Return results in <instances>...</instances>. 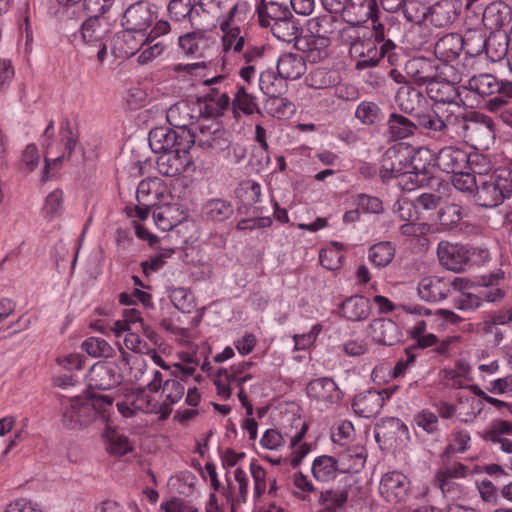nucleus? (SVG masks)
<instances>
[{"label": "nucleus", "mask_w": 512, "mask_h": 512, "mask_svg": "<svg viewBox=\"0 0 512 512\" xmlns=\"http://www.w3.org/2000/svg\"><path fill=\"white\" fill-rule=\"evenodd\" d=\"M307 396L320 410H327L342 398V392L329 377L311 380L306 386Z\"/></svg>", "instance_id": "nucleus-14"}, {"label": "nucleus", "mask_w": 512, "mask_h": 512, "mask_svg": "<svg viewBox=\"0 0 512 512\" xmlns=\"http://www.w3.org/2000/svg\"><path fill=\"white\" fill-rule=\"evenodd\" d=\"M414 423L418 428H421L428 434L437 432L439 428L438 416L428 409L417 413L414 416Z\"/></svg>", "instance_id": "nucleus-64"}, {"label": "nucleus", "mask_w": 512, "mask_h": 512, "mask_svg": "<svg viewBox=\"0 0 512 512\" xmlns=\"http://www.w3.org/2000/svg\"><path fill=\"white\" fill-rule=\"evenodd\" d=\"M437 255L440 263L448 270L461 272L471 263L477 262L476 256L485 261L489 252L486 249H476L467 245L442 241L438 245Z\"/></svg>", "instance_id": "nucleus-9"}, {"label": "nucleus", "mask_w": 512, "mask_h": 512, "mask_svg": "<svg viewBox=\"0 0 512 512\" xmlns=\"http://www.w3.org/2000/svg\"><path fill=\"white\" fill-rule=\"evenodd\" d=\"M174 254V249L161 248L160 252L151 256L148 260L141 263L142 271L146 276L159 271L165 264L166 259Z\"/></svg>", "instance_id": "nucleus-61"}, {"label": "nucleus", "mask_w": 512, "mask_h": 512, "mask_svg": "<svg viewBox=\"0 0 512 512\" xmlns=\"http://www.w3.org/2000/svg\"><path fill=\"white\" fill-rule=\"evenodd\" d=\"M467 88L482 98L489 97L487 109L498 113L499 120L512 128V111L506 108L512 98V82L499 80L492 74H480L469 79Z\"/></svg>", "instance_id": "nucleus-4"}, {"label": "nucleus", "mask_w": 512, "mask_h": 512, "mask_svg": "<svg viewBox=\"0 0 512 512\" xmlns=\"http://www.w3.org/2000/svg\"><path fill=\"white\" fill-rule=\"evenodd\" d=\"M235 196L241 203L238 207L240 213H247L248 209L260 201L261 186L259 183L246 180L240 183L235 190Z\"/></svg>", "instance_id": "nucleus-37"}, {"label": "nucleus", "mask_w": 512, "mask_h": 512, "mask_svg": "<svg viewBox=\"0 0 512 512\" xmlns=\"http://www.w3.org/2000/svg\"><path fill=\"white\" fill-rule=\"evenodd\" d=\"M509 36L504 31L490 32L486 38L485 57L491 62H499L510 52Z\"/></svg>", "instance_id": "nucleus-31"}, {"label": "nucleus", "mask_w": 512, "mask_h": 512, "mask_svg": "<svg viewBox=\"0 0 512 512\" xmlns=\"http://www.w3.org/2000/svg\"><path fill=\"white\" fill-rule=\"evenodd\" d=\"M101 422L105 424L104 436L107 440V450L109 453L122 456L132 451V445L128 437L112 428L110 418L107 421Z\"/></svg>", "instance_id": "nucleus-41"}, {"label": "nucleus", "mask_w": 512, "mask_h": 512, "mask_svg": "<svg viewBox=\"0 0 512 512\" xmlns=\"http://www.w3.org/2000/svg\"><path fill=\"white\" fill-rule=\"evenodd\" d=\"M366 458L367 453L364 446L353 445L339 454L338 462L342 472L358 473L364 468Z\"/></svg>", "instance_id": "nucleus-32"}, {"label": "nucleus", "mask_w": 512, "mask_h": 512, "mask_svg": "<svg viewBox=\"0 0 512 512\" xmlns=\"http://www.w3.org/2000/svg\"><path fill=\"white\" fill-rule=\"evenodd\" d=\"M395 102L400 111L410 115V117H414L429 105L423 92L411 85H404L398 89Z\"/></svg>", "instance_id": "nucleus-21"}, {"label": "nucleus", "mask_w": 512, "mask_h": 512, "mask_svg": "<svg viewBox=\"0 0 512 512\" xmlns=\"http://www.w3.org/2000/svg\"><path fill=\"white\" fill-rule=\"evenodd\" d=\"M147 388L152 393L161 390L162 420L170 416L173 405L178 403L186 392L184 384L179 379L173 377L164 381L163 374L156 369L151 370V379L147 383Z\"/></svg>", "instance_id": "nucleus-11"}, {"label": "nucleus", "mask_w": 512, "mask_h": 512, "mask_svg": "<svg viewBox=\"0 0 512 512\" xmlns=\"http://www.w3.org/2000/svg\"><path fill=\"white\" fill-rule=\"evenodd\" d=\"M87 382L91 389L110 390L120 384L121 375L114 364L98 362L90 368Z\"/></svg>", "instance_id": "nucleus-20"}, {"label": "nucleus", "mask_w": 512, "mask_h": 512, "mask_svg": "<svg viewBox=\"0 0 512 512\" xmlns=\"http://www.w3.org/2000/svg\"><path fill=\"white\" fill-rule=\"evenodd\" d=\"M380 178L383 182L397 179L403 190H414L428 184L431 173L426 169H419L414 162H385L380 169Z\"/></svg>", "instance_id": "nucleus-8"}, {"label": "nucleus", "mask_w": 512, "mask_h": 512, "mask_svg": "<svg viewBox=\"0 0 512 512\" xmlns=\"http://www.w3.org/2000/svg\"><path fill=\"white\" fill-rule=\"evenodd\" d=\"M413 118H415L416 132L419 131L428 136H435L437 133H443L448 129L444 120L429 105Z\"/></svg>", "instance_id": "nucleus-28"}, {"label": "nucleus", "mask_w": 512, "mask_h": 512, "mask_svg": "<svg viewBox=\"0 0 512 512\" xmlns=\"http://www.w3.org/2000/svg\"><path fill=\"white\" fill-rule=\"evenodd\" d=\"M348 488L336 487L320 492L319 504L322 512H343L348 501Z\"/></svg>", "instance_id": "nucleus-34"}, {"label": "nucleus", "mask_w": 512, "mask_h": 512, "mask_svg": "<svg viewBox=\"0 0 512 512\" xmlns=\"http://www.w3.org/2000/svg\"><path fill=\"white\" fill-rule=\"evenodd\" d=\"M82 349L92 357L109 358L114 354L113 347L99 337H89L82 343Z\"/></svg>", "instance_id": "nucleus-54"}, {"label": "nucleus", "mask_w": 512, "mask_h": 512, "mask_svg": "<svg viewBox=\"0 0 512 512\" xmlns=\"http://www.w3.org/2000/svg\"><path fill=\"white\" fill-rule=\"evenodd\" d=\"M286 84L273 70L262 71L259 76V88L267 96L282 95Z\"/></svg>", "instance_id": "nucleus-49"}, {"label": "nucleus", "mask_w": 512, "mask_h": 512, "mask_svg": "<svg viewBox=\"0 0 512 512\" xmlns=\"http://www.w3.org/2000/svg\"><path fill=\"white\" fill-rule=\"evenodd\" d=\"M148 141L152 152L173 155L175 160L185 158L188 154L191 158H199L201 154L198 150L210 151V156H215L217 151L228 148L227 140L215 136L196 142L195 135L186 126L178 127L177 130L163 126L155 127L150 130Z\"/></svg>", "instance_id": "nucleus-1"}, {"label": "nucleus", "mask_w": 512, "mask_h": 512, "mask_svg": "<svg viewBox=\"0 0 512 512\" xmlns=\"http://www.w3.org/2000/svg\"><path fill=\"white\" fill-rule=\"evenodd\" d=\"M63 195V191L60 188H57L46 196L42 208L45 217L53 219L62 213Z\"/></svg>", "instance_id": "nucleus-56"}, {"label": "nucleus", "mask_w": 512, "mask_h": 512, "mask_svg": "<svg viewBox=\"0 0 512 512\" xmlns=\"http://www.w3.org/2000/svg\"><path fill=\"white\" fill-rule=\"evenodd\" d=\"M234 481L232 483L227 479V489H224V495L232 509L246 502L249 491V478L242 468L234 470Z\"/></svg>", "instance_id": "nucleus-26"}, {"label": "nucleus", "mask_w": 512, "mask_h": 512, "mask_svg": "<svg viewBox=\"0 0 512 512\" xmlns=\"http://www.w3.org/2000/svg\"><path fill=\"white\" fill-rule=\"evenodd\" d=\"M345 258L344 244L334 242L320 251V264L327 270H337L342 266Z\"/></svg>", "instance_id": "nucleus-48"}, {"label": "nucleus", "mask_w": 512, "mask_h": 512, "mask_svg": "<svg viewBox=\"0 0 512 512\" xmlns=\"http://www.w3.org/2000/svg\"><path fill=\"white\" fill-rule=\"evenodd\" d=\"M233 118L239 120L241 115L250 116L254 113L261 114V110L256 102V97L248 93L243 85H237L236 91L231 102Z\"/></svg>", "instance_id": "nucleus-27"}, {"label": "nucleus", "mask_w": 512, "mask_h": 512, "mask_svg": "<svg viewBox=\"0 0 512 512\" xmlns=\"http://www.w3.org/2000/svg\"><path fill=\"white\" fill-rule=\"evenodd\" d=\"M286 434L287 433L282 434L279 430L274 428L267 429L263 433L259 444L264 449L278 451L285 446V437H287Z\"/></svg>", "instance_id": "nucleus-62"}, {"label": "nucleus", "mask_w": 512, "mask_h": 512, "mask_svg": "<svg viewBox=\"0 0 512 512\" xmlns=\"http://www.w3.org/2000/svg\"><path fill=\"white\" fill-rule=\"evenodd\" d=\"M450 293V279L428 276L421 279L418 284V294L421 299L428 302H439Z\"/></svg>", "instance_id": "nucleus-23"}, {"label": "nucleus", "mask_w": 512, "mask_h": 512, "mask_svg": "<svg viewBox=\"0 0 512 512\" xmlns=\"http://www.w3.org/2000/svg\"><path fill=\"white\" fill-rule=\"evenodd\" d=\"M255 13L262 28H270L272 34L287 43L299 41L303 28L299 19L294 17L289 6L271 0H259Z\"/></svg>", "instance_id": "nucleus-3"}, {"label": "nucleus", "mask_w": 512, "mask_h": 512, "mask_svg": "<svg viewBox=\"0 0 512 512\" xmlns=\"http://www.w3.org/2000/svg\"><path fill=\"white\" fill-rule=\"evenodd\" d=\"M427 94L431 100L440 104H454L460 98L457 87L449 81L432 82L427 86Z\"/></svg>", "instance_id": "nucleus-38"}, {"label": "nucleus", "mask_w": 512, "mask_h": 512, "mask_svg": "<svg viewBox=\"0 0 512 512\" xmlns=\"http://www.w3.org/2000/svg\"><path fill=\"white\" fill-rule=\"evenodd\" d=\"M87 18L80 26L81 39L88 49L90 56L94 55L97 48L96 60L103 64L107 58V44L105 38L109 32L108 21L105 15H86Z\"/></svg>", "instance_id": "nucleus-10"}, {"label": "nucleus", "mask_w": 512, "mask_h": 512, "mask_svg": "<svg viewBox=\"0 0 512 512\" xmlns=\"http://www.w3.org/2000/svg\"><path fill=\"white\" fill-rule=\"evenodd\" d=\"M265 108L269 115L278 119L289 118L295 112L294 104L282 95L269 96Z\"/></svg>", "instance_id": "nucleus-50"}, {"label": "nucleus", "mask_w": 512, "mask_h": 512, "mask_svg": "<svg viewBox=\"0 0 512 512\" xmlns=\"http://www.w3.org/2000/svg\"><path fill=\"white\" fill-rule=\"evenodd\" d=\"M462 35L458 33H447L441 37L434 46L435 59L448 64L455 61L463 51Z\"/></svg>", "instance_id": "nucleus-22"}, {"label": "nucleus", "mask_w": 512, "mask_h": 512, "mask_svg": "<svg viewBox=\"0 0 512 512\" xmlns=\"http://www.w3.org/2000/svg\"><path fill=\"white\" fill-rule=\"evenodd\" d=\"M296 432L292 435L286 434L287 438L290 440V449L291 452L289 456L286 457H273L270 455H263L262 459L269 462L271 465L279 466L282 464L289 465L292 468H297L303 459L310 452V445L307 443H301L305 434L308 430V424L305 421H302L300 418L296 419L294 422Z\"/></svg>", "instance_id": "nucleus-13"}, {"label": "nucleus", "mask_w": 512, "mask_h": 512, "mask_svg": "<svg viewBox=\"0 0 512 512\" xmlns=\"http://www.w3.org/2000/svg\"><path fill=\"white\" fill-rule=\"evenodd\" d=\"M395 11H402L405 19L414 24H421L429 19V7L419 0H398Z\"/></svg>", "instance_id": "nucleus-42"}, {"label": "nucleus", "mask_w": 512, "mask_h": 512, "mask_svg": "<svg viewBox=\"0 0 512 512\" xmlns=\"http://www.w3.org/2000/svg\"><path fill=\"white\" fill-rule=\"evenodd\" d=\"M503 435L512 436V423L498 419L491 423L489 428L485 430L482 437L485 441L496 443V441H500V439L504 438Z\"/></svg>", "instance_id": "nucleus-60"}, {"label": "nucleus", "mask_w": 512, "mask_h": 512, "mask_svg": "<svg viewBox=\"0 0 512 512\" xmlns=\"http://www.w3.org/2000/svg\"><path fill=\"white\" fill-rule=\"evenodd\" d=\"M339 19L336 14H327L318 16L313 26L318 38L328 39L331 35L337 33Z\"/></svg>", "instance_id": "nucleus-55"}, {"label": "nucleus", "mask_w": 512, "mask_h": 512, "mask_svg": "<svg viewBox=\"0 0 512 512\" xmlns=\"http://www.w3.org/2000/svg\"><path fill=\"white\" fill-rule=\"evenodd\" d=\"M496 124L494 120L484 113L471 111L463 116L462 128L465 137L470 139H491L495 136Z\"/></svg>", "instance_id": "nucleus-18"}, {"label": "nucleus", "mask_w": 512, "mask_h": 512, "mask_svg": "<svg viewBox=\"0 0 512 512\" xmlns=\"http://www.w3.org/2000/svg\"><path fill=\"white\" fill-rule=\"evenodd\" d=\"M486 38L481 29H468L462 36L466 58H476L485 54Z\"/></svg>", "instance_id": "nucleus-44"}, {"label": "nucleus", "mask_w": 512, "mask_h": 512, "mask_svg": "<svg viewBox=\"0 0 512 512\" xmlns=\"http://www.w3.org/2000/svg\"><path fill=\"white\" fill-rule=\"evenodd\" d=\"M503 277V272L482 277L484 288L479 292V296H482L483 302H495L503 298V291L497 287L499 280Z\"/></svg>", "instance_id": "nucleus-52"}, {"label": "nucleus", "mask_w": 512, "mask_h": 512, "mask_svg": "<svg viewBox=\"0 0 512 512\" xmlns=\"http://www.w3.org/2000/svg\"><path fill=\"white\" fill-rule=\"evenodd\" d=\"M394 391V388L382 390L371 388L360 392L352 400V409L360 417H374L380 413L385 401L392 396Z\"/></svg>", "instance_id": "nucleus-15"}, {"label": "nucleus", "mask_w": 512, "mask_h": 512, "mask_svg": "<svg viewBox=\"0 0 512 512\" xmlns=\"http://www.w3.org/2000/svg\"><path fill=\"white\" fill-rule=\"evenodd\" d=\"M355 118L363 125L372 126L384 120V113L376 102L364 100L358 104Z\"/></svg>", "instance_id": "nucleus-47"}, {"label": "nucleus", "mask_w": 512, "mask_h": 512, "mask_svg": "<svg viewBox=\"0 0 512 512\" xmlns=\"http://www.w3.org/2000/svg\"><path fill=\"white\" fill-rule=\"evenodd\" d=\"M202 212L208 219L224 221L233 214V207L226 200L211 199L205 203Z\"/></svg>", "instance_id": "nucleus-51"}, {"label": "nucleus", "mask_w": 512, "mask_h": 512, "mask_svg": "<svg viewBox=\"0 0 512 512\" xmlns=\"http://www.w3.org/2000/svg\"><path fill=\"white\" fill-rule=\"evenodd\" d=\"M143 324L141 312L136 308H128L123 311V318L115 321L109 330L120 337L126 330H140Z\"/></svg>", "instance_id": "nucleus-45"}, {"label": "nucleus", "mask_w": 512, "mask_h": 512, "mask_svg": "<svg viewBox=\"0 0 512 512\" xmlns=\"http://www.w3.org/2000/svg\"><path fill=\"white\" fill-rule=\"evenodd\" d=\"M341 470L337 459L328 455L316 457L311 466L313 477L319 482H328L336 478Z\"/></svg>", "instance_id": "nucleus-35"}, {"label": "nucleus", "mask_w": 512, "mask_h": 512, "mask_svg": "<svg viewBox=\"0 0 512 512\" xmlns=\"http://www.w3.org/2000/svg\"><path fill=\"white\" fill-rule=\"evenodd\" d=\"M462 12L460 0H439L429 6V21L436 28H449Z\"/></svg>", "instance_id": "nucleus-19"}, {"label": "nucleus", "mask_w": 512, "mask_h": 512, "mask_svg": "<svg viewBox=\"0 0 512 512\" xmlns=\"http://www.w3.org/2000/svg\"><path fill=\"white\" fill-rule=\"evenodd\" d=\"M277 74L283 80L299 79L306 71L303 57L295 53L282 54L277 61Z\"/></svg>", "instance_id": "nucleus-29"}, {"label": "nucleus", "mask_w": 512, "mask_h": 512, "mask_svg": "<svg viewBox=\"0 0 512 512\" xmlns=\"http://www.w3.org/2000/svg\"><path fill=\"white\" fill-rule=\"evenodd\" d=\"M253 365L251 361H243L233 364L229 368L219 369L214 378L217 394L222 399L227 400L231 397L235 388L238 391L244 388L243 385L253 378L250 372Z\"/></svg>", "instance_id": "nucleus-12"}, {"label": "nucleus", "mask_w": 512, "mask_h": 512, "mask_svg": "<svg viewBox=\"0 0 512 512\" xmlns=\"http://www.w3.org/2000/svg\"><path fill=\"white\" fill-rule=\"evenodd\" d=\"M158 6L149 1H137L129 5L122 14L125 42L134 40L133 33L144 35L158 17Z\"/></svg>", "instance_id": "nucleus-7"}, {"label": "nucleus", "mask_w": 512, "mask_h": 512, "mask_svg": "<svg viewBox=\"0 0 512 512\" xmlns=\"http://www.w3.org/2000/svg\"><path fill=\"white\" fill-rule=\"evenodd\" d=\"M113 402L112 396L102 394L63 398L60 403L63 425L76 429L93 421H107L113 414Z\"/></svg>", "instance_id": "nucleus-2"}, {"label": "nucleus", "mask_w": 512, "mask_h": 512, "mask_svg": "<svg viewBox=\"0 0 512 512\" xmlns=\"http://www.w3.org/2000/svg\"><path fill=\"white\" fill-rule=\"evenodd\" d=\"M456 162H445V166L447 168H443V170L449 173V168H451L452 175L450 180L453 186L463 192H473L475 191L479 180L476 179L474 172L470 166L471 162H466L468 164L465 167V170L455 171L453 166Z\"/></svg>", "instance_id": "nucleus-39"}, {"label": "nucleus", "mask_w": 512, "mask_h": 512, "mask_svg": "<svg viewBox=\"0 0 512 512\" xmlns=\"http://www.w3.org/2000/svg\"><path fill=\"white\" fill-rule=\"evenodd\" d=\"M323 326L320 323L313 325L309 332L303 334H295L292 339L294 341L295 351H306L313 347L319 334L322 332Z\"/></svg>", "instance_id": "nucleus-59"}, {"label": "nucleus", "mask_w": 512, "mask_h": 512, "mask_svg": "<svg viewBox=\"0 0 512 512\" xmlns=\"http://www.w3.org/2000/svg\"><path fill=\"white\" fill-rule=\"evenodd\" d=\"M124 345L127 349L139 354H149L150 344L140 336V330H126Z\"/></svg>", "instance_id": "nucleus-63"}, {"label": "nucleus", "mask_w": 512, "mask_h": 512, "mask_svg": "<svg viewBox=\"0 0 512 512\" xmlns=\"http://www.w3.org/2000/svg\"><path fill=\"white\" fill-rule=\"evenodd\" d=\"M395 256V246L390 241L373 244L368 250L369 261L378 268L386 267Z\"/></svg>", "instance_id": "nucleus-46"}, {"label": "nucleus", "mask_w": 512, "mask_h": 512, "mask_svg": "<svg viewBox=\"0 0 512 512\" xmlns=\"http://www.w3.org/2000/svg\"><path fill=\"white\" fill-rule=\"evenodd\" d=\"M512 193V170L498 168L492 174L481 176L475 189L474 201L484 208L500 205Z\"/></svg>", "instance_id": "nucleus-5"}, {"label": "nucleus", "mask_w": 512, "mask_h": 512, "mask_svg": "<svg viewBox=\"0 0 512 512\" xmlns=\"http://www.w3.org/2000/svg\"><path fill=\"white\" fill-rule=\"evenodd\" d=\"M471 446V436L467 430L456 428L448 437V445L445 453L457 454L466 452Z\"/></svg>", "instance_id": "nucleus-53"}, {"label": "nucleus", "mask_w": 512, "mask_h": 512, "mask_svg": "<svg viewBox=\"0 0 512 512\" xmlns=\"http://www.w3.org/2000/svg\"><path fill=\"white\" fill-rule=\"evenodd\" d=\"M404 70L407 76L419 86L425 84L429 86L432 82L439 80L442 74L437 60L424 56H415L407 60Z\"/></svg>", "instance_id": "nucleus-16"}, {"label": "nucleus", "mask_w": 512, "mask_h": 512, "mask_svg": "<svg viewBox=\"0 0 512 512\" xmlns=\"http://www.w3.org/2000/svg\"><path fill=\"white\" fill-rule=\"evenodd\" d=\"M387 125L390 137L393 140L408 138L416 132L415 118H408L398 113L390 114Z\"/></svg>", "instance_id": "nucleus-36"}, {"label": "nucleus", "mask_w": 512, "mask_h": 512, "mask_svg": "<svg viewBox=\"0 0 512 512\" xmlns=\"http://www.w3.org/2000/svg\"><path fill=\"white\" fill-rule=\"evenodd\" d=\"M341 312L343 316L348 320L363 321L370 315V301L364 296H351L342 303Z\"/></svg>", "instance_id": "nucleus-33"}, {"label": "nucleus", "mask_w": 512, "mask_h": 512, "mask_svg": "<svg viewBox=\"0 0 512 512\" xmlns=\"http://www.w3.org/2000/svg\"><path fill=\"white\" fill-rule=\"evenodd\" d=\"M147 390V386L138 388L128 396V401L135 411L159 414V418L162 420V409L160 403L157 402L153 396L147 392Z\"/></svg>", "instance_id": "nucleus-40"}, {"label": "nucleus", "mask_w": 512, "mask_h": 512, "mask_svg": "<svg viewBox=\"0 0 512 512\" xmlns=\"http://www.w3.org/2000/svg\"><path fill=\"white\" fill-rule=\"evenodd\" d=\"M379 493L388 503H404L410 493V481L407 476L401 472H388L381 478Z\"/></svg>", "instance_id": "nucleus-17"}, {"label": "nucleus", "mask_w": 512, "mask_h": 512, "mask_svg": "<svg viewBox=\"0 0 512 512\" xmlns=\"http://www.w3.org/2000/svg\"><path fill=\"white\" fill-rule=\"evenodd\" d=\"M372 339L382 345L392 346L400 341L401 332L396 322L391 319H374L369 325Z\"/></svg>", "instance_id": "nucleus-24"}, {"label": "nucleus", "mask_w": 512, "mask_h": 512, "mask_svg": "<svg viewBox=\"0 0 512 512\" xmlns=\"http://www.w3.org/2000/svg\"><path fill=\"white\" fill-rule=\"evenodd\" d=\"M250 473L253 479V496L255 499H260L267 490V472L266 470L255 461L250 463Z\"/></svg>", "instance_id": "nucleus-58"}, {"label": "nucleus", "mask_w": 512, "mask_h": 512, "mask_svg": "<svg viewBox=\"0 0 512 512\" xmlns=\"http://www.w3.org/2000/svg\"><path fill=\"white\" fill-rule=\"evenodd\" d=\"M196 3L197 0H171L167 11L172 20L179 22L190 16Z\"/></svg>", "instance_id": "nucleus-57"}, {"label": "nucleus", "mask_w": 512, "mask_h": 512, "mask_svg": "<svg viewBox=\"0 0 512 512\" xmlns=\"http://www.w3.org/2000/svg\"><path fill=\"white\" fill-rule=\"evenodd\" d=\"M255 14V12L251 11V7L247 2H238L230 9L226 18L220 23V29H225L224 27L231 25L232 27L236 26L244 30Z\"/></svg>", "instance_id": "nucleus-43"}, {"label": "nucleus", "mask_w": 512, "mask_h": 512, "mask_svg": "<svg viewBox=\"0 0 512 512\" xmlns=\"http://www.w3.org/2000/svg\"><path fill=\"white\" fill-rule=\"evenodd\" d=\"M482 22L491 32L502 31L511 22V8L501 1L492 2L485 7Z\"/></svg>", "instance_id": "nucleus-25"}, {"label": "nucleus", "mask_w": 512, "mask_h": 512, "mask_svg": "<svg viewBox=\"0 0 512 512\" xmlns=\"http://www.w3.org/2000/svg\"><path fill=\"white\" fill-rule=\"evenodd\" d=\"M354 48L358 52L359 57L355 64L356 70L375 67L382 60V54L378 50V45L372 39L356 41Z\"/></svg>", "instance_id": "nucleus-30"}, {"label": "nucleus", "mask_w": 512, "mask_h": 512, "mask_svg": "<svg viewBox=\"0 0 512 512\" xmlns=\"http://www.w3.org/2000/svg\"><path fill=\"white\" fill-rule=\"evenodd\" d=\"M54 140V121L50 120L44 132L40 136V145L44 151L43 160L71 159L73 157H77V152H79L81 156L84 155L83 150L78 143V133L73 131L71 121L68 117L63 118L59 125V140L61 146L63 147L62 153L54 158H49Z\"/></svg>", "instance_id": "nucleus-6"}]
</instances>
